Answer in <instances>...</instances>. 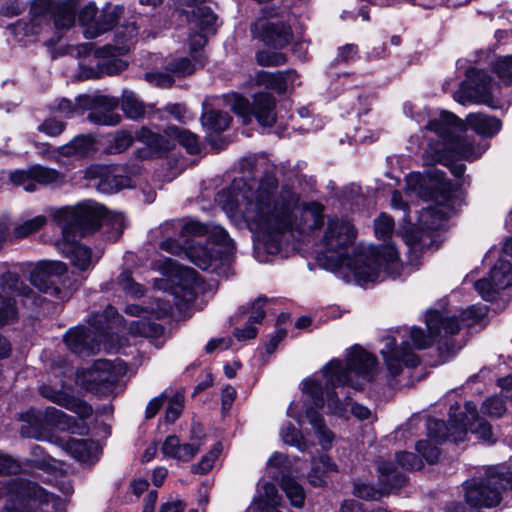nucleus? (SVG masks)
<instances>
[{
  "label": "nucleus",
  "instance_id": "obj_63",
  "mask_svg": "<svg viewBox=\"0 0 512 512\" xmlns=\"http://www.w3.org/2000/svg\"><path fill=\"white\" fill-rule=\"evenodd\" d=\"M207 42V36L204 31L195 32L190 34L189 36V47L191 51V55H197L202 58L200 54H198L199 50H201Z\"/></svg>",
  "mask_w": 512,
  "mask_h": 512
},
{
  "label": "nucleus",
  "instance_id": "obj_31",
  "mask_svg": "<svg viewBox=\"0 0 512 512\" xmlns=\"http://www.w3.org/2000/svg\"><path fill=\"white\" fill-rule=\"evenodd\" d=\"M25 424L21 427V435L26 438L41 439L44 435V424L40 413L29 411L22 415Z\"/></svg>",
  "mask_w": 512,
  "mask_h": 512
},
{
  "label": "nucleus",
  "instance_id": "obj_8",
  "mask_svg": "<svg viewBox=\"0 0 512 512\" xmlns=\"http://www.w3.org/2000/svg\"><path fill=\"white\" fill-rule=\"evenodd\" d=\"M124 7L106 3L99 12L93 2L80 7L79 0H66V29L74 25L76 15L86 39H94L113 29Z\"/></svg>",
  "mask_w": 512,
  "mask_h": 512
},
{
  "label": "nucleus",
  "instance_id": "obj_32",
  "mask_svg": "<svg viewBox=\"0 0 512 512\" xmlns=\"http://www.w3.org/2000/svg\"><path fill=\"white\" fill-rule=\"evenodd\" d=\"M138 34V27L134 22L125 23L117 27L115 32L114 50L118 54H125L129 50V42H131Z\"/></svg>",
  "mask_w": 512,
  "mask_h": 512
},
{
  "label": "nucleus",
  "instance_id": "obj_49",
  "mask_svg": "<svg viewBox=\"0 0 512 512\" xmlns=\"http://www.w3.org/2000/svg\"><path fill=\"white\" fill-rule=\"evenodd\" d=\"M161 327L158 324L148 322L146 320H135L130 323L129 331L135 336H152L156 335Z\"/></svg>",
  "mask_w": 512,
  "mask_h": 512
},
{
  "label": "nucleus",
  "instance_id": "obj_28",
  "mask_svg": "<svg viewBox=\"0 0 512 512\" xmlns=\"http://www.w3.org/2000/svg\"><path fill=\"white\" fill-rule=\"evenodd\" d=\"M306 417L322 448H330L334 440V433L326 426L323 416L316 409L310 407L306 410Z\"/></svg>",
  "mask_w": 512,
  "mask_h": 512
},
{
  "label": "nucleus",
  "instance_id": "obj_20",
  "mask_svg": "<svg viewBox=\"0 0 512 512\" xmlns=\"http://www.w3.org/2000/svg\"><path fill=\"white\" fill-rule=\"evenodd\" d=\"M251 34L269 46L282 48L292 39L289 25L284 22H269L266 19H258L250 28Z\"/></svg>",
  "mask_w": 512,
  "mask_h": 512
},
{
  "label": "nucleus",
  "instance_id": "obj_62",
  "mask_svg": "<svg viewBox=\"0 0 512 512\" xmlns=\"http://www.w3.org/2000/svg\"><path fill=\"white\" fill-rule=\"evenodd\" d=\"M496 73L504 82L512 79V55L500 59L496 64Z\"/></svg>",
  "mask_w": 512,
  "mask_h": 512
},
{
  "label": "nucleus",
  "instance_id": "obj_29",
  "mask_svg": "<svg viewBox=\"0 0 512 512\" xmlns=\"http://www.w3.org/2000/svg\"><path fill=\"white\" fill-rule=\"evenodd\" d=\"M53 375L57 378L55 383L49 380L48 383L40 387V394L49 401L64 406V373L61 367H55L52 371Z\"/></svg>",
  "mask_w": 512,
  "mask_h": 512
},
{
  "label": "nucleus",
  "instance_id": "obj_45",
  "mask_svg": "<svg viewBox=\"0 0 512 512\" xmlns=\"http://www.w3.org/2000/svg\"><path fill=\"white\" fill-rule=\"evenodd\" d=\"M280 435L286 444L295 446L301 451L305 449L306 445L302 433L293 424H285L281 429Z\"/></svg>",
  "mask_w": 512,
  "mask_h": 512
},
{
  "label": "nucleus",
  "instance_id": "obj_37",
  "mask_svg": "<svg viewBox=\"0 0 512 512\" xmlns=\"http://www.w3.org/2000/svg\"><path fill=\"white\" fill-rule=\"evenodd\" d=\"M94 150V139L90 135H79L66 144V157L78 155L87 157Z\"/></svg>",
  "mask_w": 512,
  "mask_h": 512
},
{
  "label": "nucleus",
  "instance_id": "obj_5",
  "mask_svg": "<svg viewBox=\"0 0 512 512\" xmlns=\"http://www.w3.org/2000/svg\"><path fill=\"white\" fill-rule=\"evenodd\" d=\"M298 196L289 187L278 192V180L274 175H265L255 192L247 199L244 218L254 229L269 236L288 231L293 225V211Z\"/></svg>",
  "mask_w": 512,
  "mask_h": 512
},
{
  "label": "nucleus",
  "instance_id": "obj_17",
  "mask_svg": "<svg viewBox=\"0 0 512 512\" xmlns=\"http://www.w3.org/2000/svg\"><path fill=\"white\" fill-rule=\"evenodd\" d=\"M512 285V265L500 258L490 270L487 278L475 282L474 288L485 301L493 300L500 290Z\"/></svg>",
  "mask_w": 512,
  "mask_h": 512
},
{
  "label": "nucleus",
  "instance_id": "obj_44",
  "mask_svg": "<svg viewBox=\"0 0 512 512\" xmlns=\"http://www.w3.org/2000/svg\"><path fill=\"white\" fill-rule=\"evenodd\" d=\"M221 452V444H215L208 454L204 455L201 460L191 466V471L195 474H206L209 472L214 464L215 459Z\"/></svg>",
  "mask_w": 512,
  "mask_h": 512
},
{
  "label": "nucleus",
  "instance_id": "obj_47",
  "mask_svg": "<svg viewBox=\"0 0 512 512\" xmlns=\"http://www.w3.org/2000/svg\"><path fill=\"white\" fill-rule=\"evenodd\" d=\"M186 254L190 258L191 262L202 270H207L211 265L212 258L207 249L202 246L189 247Z\"/></svg>",
  "mask_w": 512,
  "mask_h": 512
},
{
  "label": "nucleus",
  "instance_id": "obj_19",
  "mask_svg": "<svg viewBox=\"0 0 512 512\" xmlns=\"http://www.w3.org/2000/svg\"><path fill=\"white\" fill-rule=\"evenodd\" d=\"M64 274V264L58 261H40L30 272V282L40 292L60 298L57 280Z\"/></svg>",
  "mask_w": 512,
  "mask_h": 512
},
{
  "label": "nucleus",
  "instance_id": "obj_12",
  "mask_svg": "<svg viewBox=\"0 0 512 512\" xmlns=\"http://www.w3.org/2000/svg\"><path fill=\"white\" fill-rule=\"evenodd\" d=\"M119 106V100L116 97L96 94L80 95L75 103L66 99V114L75 111L77 108L88 110L87 119L102 126H116L121 121V116L115 112Z\"/></svg>",
  "mask_w": 512,
  "mask_h": 512
},
{
  "label": "nucleus",
  "instance_id": "obj_48",
  "mask_svg": "<svg viewBox=\"0 0 512 512\" xmlns=\"http://www.w3.org/2000/svg\"><path fill=\"white\" fill-rule=\"evenodd\" d=\"M488 309L482 305H472L460 314V320L462 322L467 321V325L471 326L477 323H481L486 317Z\"/></svg>",
  "mask_w": 512,
  "mask_h": 512
},
{
  "label": "nucleus",
  "instance_id": "obj_39",
  "mask_svg": "<svg viewBox=\"0 0 512 512\" xmlns=\"http://www.w3.org/2000/svg\"><path fill=\"white\" fill-rule=\"evenodd\" d=\"M0 285L4 291L14 292L18 295L29 296L31 289L25 285L19 275L14 272H6L0 277Z\"/></svg>",
  "mask_w": 512,
  "mask_h": 512
},
{
  "label": "nucleus",
  "instance_id": "obj_57",
  "mask_svg": "<svg viewBox=\"0 0 512 512\" xmlns=\"http://www.w3.org/2000/svg\"><path fill=\"white\" fill-rule=\"evenodd\" d=\"M256 59L262 66H281L286 63V56L280 52L261 51L257 53Z\"/></svg>",
  "mask_w": 512,
  "mask_h": 512
},
{
  "label": "nucleus",
  "instance_id": "obj_33",
  "mask_svg": "<svg viewBox=\"0 0 512 512\" xmlns=\"http://www.w3.org/2000/svg\"><path fill=\"white\" fill-rule=\"evenodd\" d=\"M280 473H283L280 470ZM280 486L282 490L285 492L287 498L290 500V503L297 508H301L304 505L305 500V492L303 487L297 483L293 478L282 474Z\"/></svg>",
  "mask_w": 512,
  "mask_h": 512
},
{
  "label": "nucleus",
  "instance_id": "obj_30",
  "mask_svg": "<svg viewBox=\"0 0 512 512\" xmlns=\"http://www.w3.org/2000/svg\"><path fill=\"white\" fill-rule=\"evenodd\" d=\"M231 117L227 112L218 110H207L201 116L202 126L210 133L219 134L225 131L230 123Z\"/></svg>",
  "mask_w": 512,
  "mask_h": 512
},
{
  "label": "nucleus",
  "instance_id": "obj_26",
  "mask_svg": "<svg viewBox=\"0 0 512 512\" xmlns=\"http://www.w3.org/2000/svg\"><path fill=\"white\" fill-rule=\"evenodd\" d=\"M252 115L263 127H271L276 121V99L267 92L253 96Z\"/></svg>",
  "mask_w": 512,
  "mask_h": 512
},
{
  "label": "nucleus",
  "instance_id": "obj_11",
  "mask_svg": "<svg viewBox=\"0 0 512 512\" xmlns=\"http://www.w3.org/2000/svg\"><path fill=\"white\" fill-rule=\"evenodd\" d=\"M66 346L80 355L97 354L102 350L110 353L120 347V338L107 325L104 328L66 332Z\"/></svg>",
  "mask_w": 512,
  "mask_h": 512
},
{
  "label": "nucleus",
  "instance_id": "obj_36",
  "mask_svg": "<svg viewBox=\"0 0 512 512\" xmlns=\"http://www.w3.org/2000/svg\"><path fill=\"white\" fill-rule=\"evenodd\" d=\"M193 62L187 57H179L171 60L167 65V70L178 75L186 76L192 74L196 65L203 66L204 61L197 55H193Z\"/></svg>",
  "mask_w": 512,
  "mask_h": 512
},
{
  "label": "nucleus",
  "instance_id": "obj_56",
  "mask_svg": "<svg viewBox=\"0 0 512 512\" xmlns=\"http://www.w3.org/2000/svg\"><path fill=\"white\" fill-rule=\"evenodd\" d=\"M482 412L490 416L500 417L506 411L504 401L500 397H491L485 400L482 404Z\"/></svg>",
  "mask_w": 512,
  "mask_h": 512
},
{
  "label": "nucleus",
  "instance_id": "obj_64",
  "mask_svg": "<svg viewBox=\"0 0 512 512\" xmlns=\"http://www.w3.org/2000/svg\"><path fill=\"white\" fill-rule=\"evenodd\" d=\"M180 444V439L176 435H170L162 445V453L167 457L176 459Z\"/></svg>",
  "mask_w": 512,
  "mask_h": 512
},
{
  "label": "nucleus",
  "instance_id": "obj_15",
  "mask_svg": "<svg viewBox=\"0 0 512 512\" xmlns=\"http://www.w3.org/2000/svg\"><path fill=\"white\" fill-rule=\"evenodd\" d=\"M491 90V77L484 71L471 68L467 70L466 79L453 98L463 105L470 102L488 104L492 99Z\"/></svg>",
  "mask_w": 512,
  "mask_h": 512
},
{
  "label": "nucleus",
  "instance_id": "obj_51",
  "mask_svg": "<svg viewBox=\"0 0 512 512\" xmlns=\"http://www.w3.org/2000/svg\"><path fill=\"white\" fill-rule=\"evenodd\" d=\"M394 229V220L386 213H382L374 220V230L378 238L386 239L390 237Z\"/></svg>",
  "mask_w": 512,
  "mask_h": 512
},
{
  "label": "nucleus",
  "instance_id": "obj_61",
  "mask_svg": "<svg viewBox=\"0 0 512 512\" xmlns=\"http://www.w3.org/2000/svg\"><path fill=\"white\" fill-rule=\"evenodd\" d=\"M208 232V226L198 221H189L182 226L181 235L183 237L202 236Z\"/></svg>",
  "mask_w": 512,
  "mask_h": 512
},
{
  "label": "nucleus",
  "instance_id": "obj_24",
  "mask_svg": "<svg viewBox=\"0 0 512 512\" xmlns=\"http://www.w3.org/2000/svg\"><path fill=\"white\" fill-rule=\"evenodd\" d=\"M7 30L13 40L23 46L36 42L40 34L45 35V29L33 17L19 19L9 24Z\"/></svg>",
  "mask_w": 512,
  "mask_h": 512
},
{
  "label": "nucleus",
  "instance_id": "obj_59",
  "mask_svg": "<svg viewBox=\"0 0 512 512\" xmlns=\"http://www.w3.org/2000/svg\"><path fill=\"white\" fill-rule=\"evenodd\" d=\"M209 239L219 245H223L225 247H230L232 245V239L229 237L227 231L221 226H212L208 227Z\"/></svg>",
  "mask_w": 512,
  "mask_h": 512
},
{
  "label": "nucleus",
  "instance_id": "obj_1",
  "mask_svg": "<svg viewBox=\"0 0 512 512\" xmlns=\"http://www.w3.org/2000/svg\"><path fill=\"white\" fill-rule=\"evenodd\" d=\"M353 225L344 219L330 218L322 237L325 248L317 260L327 270L347 268L358 282H374L381 272L398 266L399 253L394 245L371 246L356 249L353 255L347 249L355 240Z\"/></svg>",
  "mask_w": 512,
  "mask_h": 512
},
{
  "label": "nucleus",
  "instance_id": "obj_16",
  "mask_svg": "<svg viewBox=\"0 0 512 512\" xmlns=\"http://www.w3.org/2000/svg\"><path fill=\"white\" fill-rule=\"evenodd\" d=\"M85 176L87 179L96 181L97 190L105 194L117 193L124 188L135 186L130 176L120 174L119 169L112 164H92L87 168Z\"/></svg>",
  "mask_w": 512,
  "mask_h": 512
},
{
  "label": "nucleus",
  "instance_id": "obj_14",
  "mask_svg": "<svg viewBox=\"0 0 512 512\" xmlns=\"http://www.w3.org/2000/svg\"><path fill=\"white\" fill-rule=\"evenodd\" d=\"M428 334L421 328L413 327L410 330V337L415 348L422 350L428 348L432 343L440 342L443 337L452 336L460 330L459 319L443 317L438 311H431L426 316Z\"/></svg>",
  "mask_w": 512,
  "mask_h": 512
},
{
  "label": "nucleus",
  "instance_id": "obj_42",
  "mask_svg": "<svg viewBox=\"0 0 512 512\" xmlns=\"http://www.w3.org/2000/svg\"><path fill=\"white\" fill-rule=\"evenodd\" d=\"M66 410L81 418H90L93 414L92 406L83 399L66 394Z\"/></svg>",
  "mask_w": 512,
  "mask_h": 512
},
{
  "label": "nucleus",
  "instance_id": "obj_18",
  "mask_svg": "<svg viewBox=\"0 0 512 512\" xmlns=\"http://www.w3.org/2000/svg\"><path fill=\"white\" fill-rule=\"evenodd\" d=\"M381 355L384 358L387 370L394 377L402 372L403 366L415 368L420 364V359L413 352L409 342L404 341L397 347L396 340L392 337L386 338L385 346L381 349Z\"/></svg>",
  "mask_w": 512,
  "mask_h": 512
},
{
  "label": "nucleus",
  "instance_id": "obj_50",
  "mask_svg": "<svg viewBox=\"0 0 512 512\" xmlns=\"http://www.w3.org/2000/svg\"><path fill=\"white\" fill-rule=\"evenodd\" d=\"M17 319V308L14 299L0 295V325L12 323Z\"/></svg>",
  "mask_w": 512,
  "mask_h": 512
},
{
  "label": "nucleus",
  "instance_id": "obj_22",
  "mask_svg": "<svg viewBox=\"0 0 512 512\" xmlns=\"http://www.w3.org/2000/svg\"><path fill=\"white\" fill-rule=\"evenodd\" d=\"M66 453L79 464L91 467L99 460L101 448L91 439L70 438L66 440Z\"/></svg>",
  "mask_w": 512,
  "mask_h": 512
},
{
  "label": "nucleus",
  "instance_id": "obj_46",
  "mask_svg": "<svg viewBox=\"0 0 512 512\" xmlns=\"http://www.w3.org/2000/svg\"><path fill=\"white\" fill-rule=\"evenodd\" d=\"M134 138L127 131L117 132L113 141L107 146L106 151L109 154H120L126 151L133 143Z\"/></svg>",
  "mask_w": 512,
  "mask_h": 512
},
{
  "label": "nucleus",
  "instance_id": "obj_54",
  "mask_svg": "<svg viewBox=\"0 0 512 512\" xmlns=\"http://www.w3.org/2000/svg\"><path fill=\"white\" fill-rule=\"evenodd\" d=\"M397 464L406 470H415L422 467L421 458L412 452H397L395 454Z\"/></svg>",
  "mask_w": 512,
  "mask_h": 512
},
{
  "label": "nucleus",
  "instance_id": "obj_35",
  "mask_svg": "<svg viewBox=\"0 0 512 512\" xmlns=\"http://www.w3.org/2000/svg\"><path fill=\"white\" fill-rule=\"evenodd\" d=\"M190 21L201 31L214 33L217 16L211 8L203 6L193 10Z\"/></svg>",
  "mask_w": 512,
  "mask_h": 512
},
{
  "label": "nucleus",
  "instance_id": "obj_60",
  "mask_svg": "<svg viewBox=\"0 0 512 512\" xmlns=\"http://www.w3.org/2000/svg\"><path fill=\"white\" fill-rule=\"evenodd\" d=\"M353 494L356 497L365 500H375L378 499L380 496V493L377 489H375L373 486L369 484L362 482L354 483Z\"/></svg>",
  "mask_w": 512,
  "mask_h": 512
},
{
  "label": "nucleus",
  "instance_id": "obj_41",
  "mask_svg": "<svg viewBox=\"0 0 512 512\" xmlns=\"http://www.w3.org/2000/svg\"><path fill=\"white\" fill-rule=\"evenodd\" d=\"M467 431H470L471 433L478 435L479 438L486 442L487 444H493L496 441L493 438L491 425L483 418L475 419L474 421L469 423V426L462 430L461 432L465 434Z\"/></svg>",
  "mask_w": 512,
  "mask_h": 512
},
{
  "label": "nucleus",
  "instance_id": "obj_38",
  "mask_svg": "<svg viewBox=\"0 0 512 512\" xmlns=\"http://www.w3.org/2000/svg\"><path fill=\"white\" fill-rule=\"evenodd\" d=\"M47 223V218L44 215H37L31 219L23 220L17 223L13 229L15 238H26L38 232Z\"/></svg>",
  "mask_w": 512,
  "mask_h": 512
},
{
  "label": "nucleus",
  "instance_id": "obj_53",
  "mask_svg": "<svg viewBox=\"0 0 512 512\" xmlns=\"http://www.w3.org/2000/svg\"><path fill=\"white\" fill-rule=\"evenodd\" d=\"M202 444L199 437L192 438L190 443L180 444L176 459L184 462L190 461L199 452Z\"/></svg>",
  "mask_w": 512,
  "mask_h": 512
},
{
  "label": "nucleus",
  "instance_id": "obj_7",
  "mask_svg": "<svg viewBox=\"0 0 512 512\" xmlns=\"http://www.w3.org/2000/svg\"><path fill=\"white\" fill-rule=\"evenodd\" d=\"M484 473L464 482L465 498L477 508H492L500 504L502 491L512 490V471L502 466H489Z\"/></svg>",
  "mask_w": 512,
  "mask_h": 512
},
{
  "label": "nucleus",
  "instance_id": "obj_13",
  "mask_svg": "<svg viewBox=\"0 0 512 512\" xmlns=\"http://www.w3.org/2000/svg\"><path fill=\"white\" fill-rule=\"evenodd\" d=\"M118 381V373L111 361L99 359L89 369L76 372L75 383L81 389L96 394L111 393Z\"/></svg>",
  "mask_w": 512,
  "mask_h": 512
},
{
  "label": "nucleus",
  "instance_id": "obj_27",
  "mask_svg": "<svg viewBox=\"0 0 512 512\" xmlns=\"http://www.w3.org/2000/svg\"><path fill=\"white\" fill-rule=\"evenodd\" d=\"M379 482L385 492L397 490L406 484V476L393 463L383 461L378 466Z\"/></svg>",
  "mask_w": 512,
  "mask_h": 512
},
{
  "label": "nucleus",
  "instance_id": "obj_25",
  "mask_svg": "<svg viewBox=\"0 0 512 512\" xmlns=\"http://www.w3.org/2000/svg\"><path fill=\"white\" fill-rule=\"evenodd\" d=\"M298 75L294 70L257 73L255 81L258 85L264 86L281 94L289 88L297 85Z\"/></svg>",
  "mask_w": 512,
  "mask_h": 512
},
{
  "label": "nucleus",
  "instance_id": "obj_34",
  "mask_svg": "<svg viewBox=\"0 0 512 512\" xmlns=\"http://www.w3.org/2000/svg\"><path fill=\"white\" fill-rule=\"evenodd\" d=\"M121 108L125 115L133 120L139 119L145 114V107L136 94L129 90H124L121 97Z\"/></svg>",
  "mask_w": 512,
  "mask_h": 512
},
{
  "label": "nucleus",
  "instance_id": "obj_6",
  "mask_svg": "<svg viewBox=\"0 0 512 512\" xmlns=\"http://www.w3.org/2000/svg\"><path fill=\"white\" fill-rule=\"evenodd\" d=\"M107 216V209L92 200H85L71 207L66 206V258L73 268V281L70 285L74 290L80 286L83 272L88 270L92 263V249L78 242L77 238H84L99 231Z\"/></svg>",
  "mask_w": 512,
  "mask_h": 512
},
{
  "label": "nucleus",
  "instance_id": "obj_21",
  "mask_svg": "<svg viewBox=\"0 0 512 512\" xmlns=\"http://www.w3.org/2000/svg\"><path fill=\"white\" fill-rule=\"evenodd\" d=\"M59 177L55 170L34 166L29 170H15L10 173V181L15 186H21L26 192H34L37 184H51Z\"/></svg>",
  "mask_w": 512,
  "mask_h": 512
},
{
  "label": "nucleus",
  "instance_id": "obj_3",
  "mask_svg": "<svg viewBox=\"0 0 512 512\" xmlns=\"http://www.w3.org/2000/svg\"><path fill=\"white\" fill-rule=\"evenodd\" d=\"M376 365L377 360L372 354L355 345L347 352L345 364L339 359H333L323 367L322 372L326 379L325 398L321 384L314 380L303 382V392L311 398L314 409H320L326 403L331 414L346 417L351 398L347 396L340 400L335 388L350 386L356 390L361 389L359 379L372 380Z\"/></svg>",
  "mask_w": 512,
  "mask_h": 512
},
{
  "label": "nucleus",
  "instance_id": "obj_9",
  "mask_svg": "<svg viewBox=\"0 0 512 512\" xmlns=\"http://www.w3.org/2000/svg\"><path fill=\"white\" fill-rule=\"evenodd\" d=\"M28 14L45 29L44 45L51 58L63 56L64 46L60 42L64 37V0H31Z\"/></svg>",
  "mask_w": 512,
  "mask_h": 512
},
{
  "label": "nucleus",
  "instance_id": "obj_23",
  "mask_svg": "<svg viewBox=\"0 0 512 512\" xmlns=\"http://www.w3.org/2000/svg\"><path fill=\"white\" fill-rule=\"evenodd\" d=\"M96 54L100 59L97 63L98 72H90L85 75V78L98 77L103 74L116 75L124 71L127 67V62L119 57L122 54H118L111 44L99 48Z\"/></svg>",
  "mask_w": 512,
  "mask_h": 512
},
{
  "label": "nucleus",
  "instance_id": "obj_43",
  "mask_svg": "<svg viewBox=\"0 0 512 512\" xmlns=\"http://www.w3.org/2000/svg\"><path fill=\"white\" fill-rule=\"evenodd\" d=\"M427 431L430 440L441 443L449 437L450 429L443 420L429 419L427 421Z\"/></svg>",
  "mask_w": 512,
  "mask_h": 512
},
{
  "label": "nucleus",
  "instance_id": "obj_40",
  "mask_svg": "<svg viewBox=\"0 0 512 512\" xmlns=\"http://www.w3.org/2000/svg\"><path fill=\"white\" fill-rule=\"evenodd\" d=\"M371 106L372 99L365 93L348 99L346 103H344V108L346 109L347 114L356 113L359 118L362 115H366L371 110Z\"/></svg>",
  "mask_w": 512,
  "mask_h": 512
},
{
  "label": "nucleus",
  "instance_id": "obj_2",
  "mask_svg": "<svg viewBox=\"0 0 512 512\" xmlns=\"http://www.w3.org/2000/svg\"><path fill=\"white\" fill-rule=\"evenodd\" d=\"M424 128L436 134V138L429 139L426 144L425 160L477 159L489 148V142L467 135L466 129L470 128L483 138H492L501 130L502 123L497 117L484 113H471L464 122L455 114L442 111Z\"/></svg>",
  "mask_w": 512,
  "mask_h": 512
},
{
  "label": "nucleus",
  "instance_id": "obj_4",
  "mask_svg": "<svg viewBox=\"0 0 512 512\" xmlns=\"http://www.w3.org/2000/svg\"><path fill=\"white\" fill-rule=\"evenodd\" d=\"M407 184L420 198L436 203L423 208L418 216L417 230L407 231L404 235L407 246L423 249L432 245L433 232L440 229L447 219L445 208L449 206L454 188L446 173L435 168L425 174H410Z\"/></svg>",
  "mask_w": 512,
  "mask_h": 512
},
{
  "label": "nucleus",
  "instance_id": "obj_10",
  "mask_svg": "<svg viewBox=\"0 0 512 512\" xmlns=\"http://www.w3.org/2000/svg\"><path fill=\"white\" fill-rule=\"evenodd\" d=\"M136 139L158 156L173 150L175 147L174 140H177L190 155L201 153V143L198 135L175 125L167 126L163 135L155 133L147 127H142L137 131Z\"/></svg>",
  "mask_w": 512,
  "mask_h": 512
},
{
  "label": "nucleus",
  "instance_id": "obj_58",
  "mask_svg": "<svg viewBox=\"0 0 512 512\" xmlns=\"http://www.w3.org/2000/svg\"><path fill=\"white\" fill-rule=\"evenodd\" d=\"M86 418L73 417L66 415V432L78 435H87L89 426Z\"/></svg>",
  "mask_w": 512,
  "mask_h": 512
},
{
  "label": "nucleus",
  "instance_id": "obj_52",
  "mask_svg": "<svg viewBox=\"0 0 512 512\" xmlns=\"http://www.w3.org/2000/svg\"><path fill=\"white\" fill-rule=\"evenodd\" d=\"M432 440H420L416 443V450L430 464L438 461L440 450L431 442Z\"/></svg>",
  "mask_w": 512,
  "mask_h": 512
},
{
  "label": "nucleus",
  "instance_id": "obj_55",
  "mask_svg": "<svg viewBox=\"0 0 512 512\" xmlns=\"http://www.w3.org/2000/svg\"><path fill=\"white\" fill-rule=\"evenodd\" d=\"M184 407V397L182 394H175L169 401L166 408L165 418L167 422L173 423L181 414Z\"/></svg>",
  "mask_w": 512,
  "mask_h": 512
}]
</instances>
